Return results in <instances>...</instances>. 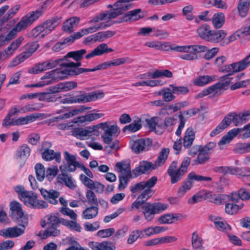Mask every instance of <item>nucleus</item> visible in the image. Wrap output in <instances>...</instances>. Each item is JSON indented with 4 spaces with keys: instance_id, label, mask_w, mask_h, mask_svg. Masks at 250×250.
<instances>
[{
    "instance_id": "1",
    "label": "nucleus",
    "mask_w": 250,
    "mask_h": 250,
    "mask_svg": "<svg viewBox=\"0 0 250 250\" xmlns=\"http://www.w3.org/2000/svg\"><path fill=\"white\" fill-rule=\"evenodd\" d=\"M95 129L101 128L104 134L102 136L104 142L108 145L105 147L106 150H111L118 148L116 146L118 142L112 143L113 136H117L120 132L119 127L116 124L113 125H108L107 122L102 123L96 125H94Z\"/></svg>"
},
{
    "instance_id": "2",
    "label": "nucleus",
    "mask_w": 250,
    "mask_h": 250,
    "mask_svg": "<svg viewBox=\"0 0 250 250\" xmlns=\"http://www.w3.org/2000/svg\"><path fill=\"white\" fill-rule=\"evenodd\" d=\"M140 207L142 209V212L145 219L147 221H151L154 219L156 214L160 213L167 209L168 205L160 202L154 203L147 202Z\"/></svg>"
},
{
    "instance_id": "3",
    "label": "nucleus",
    "mask_w": 250,
    "mask_h": 250,
    "mask_svg": "<svg viewBox=\"0 0 250 250\" xmlns=\"http://www.w3.org/2000/svg\"><path fill=\"white\" fill-rule=\"evenodd\" d=\"M86 197L88 204L91 206L87 207L83 211L82 216L86 220L92 219L98 214V200L94 192L91 190L86 191Z\"/></svg>"
},
{
    "instance_id": "4",
    "label": "nucleus",
    "mask_w": 250,
    "mask_h": 250,
    "mask_svg": "<svg viewBox=\"0 0 250 250\" xmlns=\"http://www.w3.org/2000/svg\"><path fill=\"white\" fill-rule=\"evenodd\" d=\"M19 198L27 206L34 207L37 201V194L32 191H26L22 186L17 187Z\"/></svg>"
},
{
    "instance_id": "5",
    "label": "nucleus",
    "mask_w": 250,
    "mask_h": 250,
    "mask_svg": "<svg viewBox=\"0 0 250 250\" xmlns=\"http://www.w3.org/2000/svg\"><path fill=\"white\" fill-rule=\"evenodd\" d=\"M17 237L22 235L28 225V217L21 208V205L17 202Z\"/></svg>"
},
{
    "instance_id": "6",
    "label": "nucleus",
    "mask_w": 250,
    "mask_h": 250,
    "mask_svg": "<svg viewBox=\"0 0 250 250\" xmlns=\"http://www.w3.org/2000/svg\"><path fill=\"white\" fill-rule=\"evenodd\" d=\"M42 15V11L36 10L29 13L23 17L20 21L17 24V32L25 30L27 27L31 25Z\"/></svg>"
},
{
    "instance_id": "7",
    "label": "nucleus",
    "mask_w": 250,
    "mask_h": 250,
    "mask_svg": "<svg viewBox=\"0 0 250 250\" xmlns=\"http://www.w3.org/2000/svg\"><path fill=\"white\" fill-rule=\"evenodd\" d=\"M77 162L76 157L65 151L64 152L63 165L60 166V169L62 172H74L76 169Z\"/></svg>"
},
{
    "instance_id": "8",
    "label": "nucleus",
    "mask_w": 250,
    "mask_h": 250,
    "mask_svg": "<svg viewBox=\"0 0 250 250\" xmlns=\"http://www.w3.org/2000/svg\"><path fill=\"white\" fill-rule=\"evenodd\" d=\"M71 132L73 136L81 140L87 139L92 135L98 136L99 135V131L95 129L94 125L85 128H75Z\"/></svg>"
},
{
    "instance_id": "9",
    "label": "nucleus",
    "mask_w": 250,
    "mask_h": 250,
    "mask_svg": "<svg viewBox=\"0 0 250 250\" xmlns=\"http://www.w3.org/2000/svg\"><path fill=\"white\" fill-rule=\"evenodd\" d=\"M157 180V177L154 176L146 181H142L135 184L130 188L132 197H135L137 193L147 188H152L156 184Z\"/></svg>"
},
{
    "instance_id": "10",
    "label": "nucleus",
    "mask_w": 250,
    "mask_h": 250,
    "mask_svg": "<svg viewBox=\"0 0 250 250\" xmlns=\"http://www.w3.org/2000/svg\"><path fill=\"white\" fill-rule=\"evenodd\" d=\"M51 145V143L49 142L42 143V147L46 148L43 149V151L42 153V158L46 161L55 160L56 162L60 163L61 161V153L59 151L55 152L53 150L49 149Z\"/></svg>"
},
{
    "instance_id": "11",
    "label": "nucleus",
    "mask_w": 250,
    "mask_h": 250,
    "mask_svg": "<svg viewBox=\"0 0 250 250\" xmlns=\"http://www.w3.org/2000/svg\"><path fill=\"white\" fill-rule=\"evenodd\" d=\"M170 50L179 52L188 53L189 49H191L193 53L197 55V53L206 52L208 50V47L202 45H190L185 46L170 45L168 46Z\"/></svg>"
},
{
    "instance_id": "12",
    "label": "nucleus",
    "mask_w": 250,
    "mask_h": 250,
    "mask_svg": "<svg viewBox=\"0 0 250 250\" xmlns=\"http://www.w3.org/2000/svg\"><path fill=\"white\" fill-rule=\"evenodd\" d=\"M131 145L133 151L138 154L148 150L152 145V141L149 138L140 139L132 141Z\"/></svg>"
},
{
    "instance_id": "13",
    "label": "nucleus",
    "mask_w": 250,
    "mask_h": 250,
    "mask_svg": "<svg viewBox=\"0 0 250 250\" xmlns=\"http://www.w3.org/2000/svg\"><path fill=\"white\" fill-rule=\"evenodd\" d=\"M246 65L241 61L238 62L232 63L230 64L225 65L219 69V71L227 73L226 75L231 76L238 72L241 71L246 69Z\"/></svg>"
},
{
    "instance_id": "14",
    "label": "nucleus",
    "mask_w": 250,
    "mask_h": 250,
    "mask_svg": "<svg viewBox=\"0 0 250 250\" xmlns=\"http://www.w3.org/2000/svg\"><path fill=\"white\" fill-rule=\"evenodd\" d=\"M154 193V191L151 188H147L145 189L138 197L136 200L131 205V209L134 208L139 209L140 206L146 204V201L151 197Z\"/></svg>"
},
{
    "instance_id": "15",
    "label": "nucleus",
    "mask_w": 250,
    "mask_h": 250,
    "mask_svg": "<svg viewBox=\"0 0 250 250\" xmlns=\"http://www.w3.org/2000/svg\"><path fill=\"white\" fill-rule=\"evenodd\" d=\"M154 168V164L151 162L143 161L140 163L139 166L132 170L133 178L141 175L143 174L149 173L152 169H156Z\"/></svg>"
},
{
    "instance_id": "16",
    "label": "nucleus",
    "mask_w": 250,
    "mask_h": 250,
    "mask_svg": "<svg viewBox=\"0 0 250 250\" xmlns=\"http://www.w3.org/2000/svg\"><path fill=\"white\" fill-rule=\"evenodd\" d=\"M62 21V17H54L43 22L41 25L44 28V33L41 35L40 38H43L46 35L53 30Z\"/></svg>"
},
{
    "instance_id": "17",
    "label": "nucleus",
    "mask_w": 250,
    "mask_h": 250,
    "mask_svg": "<svg viewBox=\"0 0 250 250\" xmlns=\"http://www.w3.org/2000/svg\"><path fill=\"white\" fill-rule=\"evenodd\" d=\"M31 148L26 144L21 146L17 154V163L21 167L24 164L27 158L30 156Z\"/></svg>"
},
{
    "instance_id": "18",
    "label": "nucleus",
    "mask_w": 250,
    "mask_h": 250,
    "mask_svg": "<svg viewBox=\"0 0 250 250\" xmlns=\"http://www.w3.org/2000/svg\"><path fill=\"white\" fill-rule=\"evenodd\" d=\"M40 191L43 198L49 203L53 205H57L58 203L57 198L60 195L59 191L54 189L48 191L43 188H40Z\"/></svg>"
},
{
    "instance_id": "19",
    "label": "nucleus",
    "mask_w": 250,
    "mask_h": 250,
    "mask_svg": "<svg viewBox=\"0 0 250 250\" xmlns=\"http://www.w3.org/2000/svg\"><path fill=\"white\" fill-rule=\"evenodd\" d=\"M111 48H108L107 44L103 43L99 44L89 53L85 56L86 59H91L96 56H100L104 53L113 52Z\"/></svg>"
},
{
    "instance_id": "20",
    "label": "nucleus",
    "mask_w": 250,
    "mask_h": 250,
    "mask_svg": "<svg viewBox=\"0 0 250 250\" xmlns=\"http://www.w3.org/2000/svg\"><path fill=\"white\" fill-rule=\"evenodd\" d=\"M104 96L103 92L95 93L92 94L84 93L77 97L78 103H85L95 100Z\"/></svg>"
},
{
    "instance_id": "21",
    "label": "nucleus",
    "mask_w": 250,
    "mask_h": 250,
    "mask_svg": "<svg viewBox=\"0 0 250 250\" xmlns=\"http://www.w3.org/2000/svg\"><path fill=\"white\" fill-rule=\"evenodd\" d=\"M80 21V18L78 17L69 18L63 23L62 30L68 33L73 32L74 31V28L78 25Z\"/></svg>"
},
{
    "instance_id": "22",
    "label": "nucleus",
    "mask_w": 250,
    "mask_h": 250,
    "mask_svg": "<svg viewBox=\"0 0 250 250\" xmlns=\"http://www.w3.org/2000/svg\"><path fill=\"white\" fill-rule=\"evenodd\" d=\"M227 195L224 194H213L211 192L207 191L206 198L209 202L217 205L224 204L227 199Z\"/></svg>"
},
{
    "instance_id": "23",
    "label": "nucleus",
    "mask_w": 250,
    "mask_h": 250,
    "mask_svg": "<svg viewBox=\"0 0 250 250\" xmlns=\"http://www.w3.org/2000/svg\"><path fill=\"white\" fill-rule=\"evenodd\" d=\"M104 116L102 113H90L84 116L78 117L73 119V123L81 124L85 122H91Z\"/></svg>"
},
{
    "instance_id": "24",
    "label": "nucleus",
    "mask_w": 250,
    "mask_h": 250,
    "mask_svg": "<svg viewBox=\"0 0 250 250\" xmlns=\"http://www.w3.org/2000/svg\"><path fill=\"white\" fill-rule=\"evenodd\" d=\"M115 167L118 169L119 175L132 174V170H131V165L129 161H123L117 162L115 165Z\"/></svg>"
},
{
    "instance_id": "25",
    "label": "nucleus",
    "mask_w": 250,
    "mask_h": 250,
    "mask_svg": "<svg viewBox=\"0 0 250 250\" xmlns=\"http://www.w3.org/2000/svg\"><path fill=\"white\" fill-rule=\"evenodd\" d=\"M195 135L192 127L188 128L185 133L183 138V146L185 148H189L195 139Z\"/></svg>"
},
{
    "instance_id": "26",
    "label": "nucleus",
    "mask_w": 250,
    "mask_h": 250,
    "mask_svg": "<svg viewBox=\"0 0 250 250\" xmlns=\"http://www.w3.org/2000/svg\"><path fill=\"white\" fill-rule=\"evenodd\" d=\"M2 125L6 128L16 125V107H13L9 111L3 119Z\"/></svg>"
},
{
    "instance_id": "27",
    "label": "nucleus",
    "mask_w": 250,
    "mask_h": 250,
    "mask_svg": "<svg viewBox=\"0 0 250 250\" xmlns=\"http://www.w3.org/2000/svg\"><path fill=\"white\" fill-rule=\"evenodd\" d=\"M169 153V149L168 148H162L159 153L157 159L154 163V168H157V169L159 167L162 166L167 159Z\"/></svg>"
},
{
    "instance_id": "28",
    "label": "nucleus",
    "mask_w": 250,
    "mask_h": 250,
    "mask_svg": "<svg viewBox=\"0 0 250 250\" xmlns=\"http://www.w3.org/2000/svg\"><path fill=\"white\" fill-rule=\"evenodd\" d=\"M173 94L174 93L170 86L161 89L157 93L158 95L162 96L163 100L165 102H170L175 99V96Z\"/></svg>"
},
{
    "instance_id": "29",
    "label": "nucleus",
    "mask_w": 250,
    "mask_h": 250,
    "mask_svg": "<svg viewBox=\"0 0 250 250\" xmlns=\"http://www.w3.org/2000/svg\"><path fill=\"white\" fill-rule=\"evenodd\" d=\"M227 35V32L223 30H212L208 42L214 43L219 42L226 38Z\"/></svg>"
},
{
    "instance_id": "30",
    "label": "nucleus",
    "mask_w": 250,
    "mask_h": 250,
    "mask_svg": "<svg viewBox=\"0 0 250 250\" xmlns=\"http://www.w3.org/2000/svg\"><path fill=\"white\" fill-rule=\"evenodd\" d=\"M111 243L107 241H103L101 243L91 242L88 245L93 250H114L115 247H111Z\"/></svg>"
},
{
    "instance_id": "31",
    "label": "nucleus",
    "mask_w": 250,
    "mask_h": 250,
    "mask_svg": "<svg viewBox=\"0 0 250 250\" xmlns=\"http://www.w3.org/2000/svg\"><path fill=\"white\" fill-rule=\"evenodd\" d=\"M130 0H118L114 4H109L108 7L112 8L115 7L117 9L120 10V12H122V14L124 11L130 9L132 7V4L129 3Z\"/></svg>"
},
{
    "instance_id": "32",
    "label": "nucleus",
    "mask_w": 250,
    "mask_h": 250,
    "mask_svg": "<svg viewBox=\"0 0 250 250\" xmlns=\"http://www.w3.org/2000/svg\"><path fill=\"white\" fill-rule=\"evenodd\" d=\"M230 125V120L228 117H224L221 122L210 133L211 137H213L224 130Z\"/></svg>"
},
{
    "instance_id": "33",
    "label": "nucleus",
    "mask_w": 250,
    "mask_h": 250,
    "mask_svg": "<svg viewBox=\"0 0 250 250\" xmlns=\"http://www.w3.org/2000/svg\"><path fill=\"white\" fill-rule=\"evenodd\" d=\"M203 240L199 236L196 232L192 233L191 244L193 250H205L203 247Z\"/></svg>"
},
{
    "instance_id": "34",
    "label": "nucleus",
    "mask_w": 250,
    "mask_h": 250,
    "mask_svg": "<svg viewBox=\"0 0 250 250\" xmlns=\"http://www.w3.org/2000/svg\"><path fill=\"white\" fill-rule=\"evenodd\" d=\"M211 31L212 30H210L209 26L207 24L202 25L197 30L199 36L202 39L208 42Z\"/></svg>"
},
{
    "instance_id": "35",
    "label": "nucleus",
    "mask_w": 250,
    "mask_h": 250,
    "mask_svg": "<svg viewBox=\"0 0 250 250\" xmlns=\"http://www.w3.org/2000/svg\"><path fill=\"white\" fill-rule=\"evenodd\" d=\"M250 0H240L237 6L239 15L241 17H245L249 9Z\"/></svg>"
},
{
    "instance_id": "36",
    "label": "nucleus",
    "mask_w": 250,
    "mask_h": 250,
    "mask_svg": "<svg viewBox=\"0 0 250 250\" xmlns=\"http://www.w3.org/2000/svg\"><path fill=\"white\" fill-rule=\"evenodd\" d=\"M211 21L215 28H220L225 22V16L222 13H215L211 18Z\"/></svg>"
},
{
    "instance_id": "37",
    "label": "nucleus",
    "mask_w": 250,
    "mask_h": 250,
    "mask_svg": "<svg viewBox=\"0 0 250 250\" xmlns=\"http://www.w3.org/2000/svg\"><path fill=\"white\" fill-rule=\"evenodd\" d=\"M238 129H233L229 131L218 142V145L221 146L229 143L235 136L238 135Z\"/></svg>"
},
{
    "instance_id": "38",
    "label": "nucleus",
    "mask_w": 250,
    "mask_h": 250,
    "mask_svg": "<svg viewBox=\"0 0 250 250\" xmlns=\"http://www.w3.org/2000/svg\"><path fill=\"white\" fill-rule=\"evenodd\" d=\"M214 79V76H202L194 80L193 83L195 85L202 86L213 81Z\"/></svg>"
},
{
    "instance_id": "39",
    "label": "nucleus",
    "mask_w": 250,
    "mask_h": 250,
    "mask_svg": "<svg viewBox=\"0 0 250 250\" xmlns=\"http://www.w3.org/2000/svg\"><path fill=\"white\" fill-rule=\"evenodd\" d=\"M66 172H62L61 174H59L58 176V181L64 183L66 186L71 189L75 188L76 186L72 180L71 177L67 175Z\"/></svg>"
},
{
    "instance_id": "40",
    "label": "nucleus",
    "mask_w": 250,
    "mask_h": 250,
    "mask_svg": "<svg viewBox=\"0 0 250 250\" xmlns=\"http://www.w3.org/2000/svg\"><path fill=\"white\" fill-rule=\"evenodd\" d=\"M86 52V50L84 49H82L77 51H71L68 52L64 57L72 58L75 61L78 62L83 58V55Z\"/></svg>"
},
{
    "instance_id": "41",
    "label": "nucleus",
    "mask_w": 250,
    "mask_h": 250,
    "mask_svg": "<svg viewBox=\"0 0 250 250\" xmlns=\"http://www.w3.org/2000/svg\"><path fill=\"white\" fill-rule=\"evenodd\" d=\"M193 186V182H191L188 179L184 181L183 185L181 186L177 191V195L179 197H182L186 192L189 190Z\"/></svg>"
},
{
    "instance_id": "42",
    "label": "nucleus",
    "mask_w": 250,
    "mask_h": 250,
    "mask_svg": "<svg viewBox=\"0 0 250 250\" xmlns=\"http://www.w3.org/2000/svg\"><path fill=\"white\" fill-rule=\"evenodd\" d=\"M142 10L140 8L130 11L126 13L128 21H136L144 17V15L140 14Z\"/></svg>"
},
{
    "instance_id": "43",
    "label": "nucleus",
    "mask_w": 250,
    "mask_h": 250,
    "mask_svg": "<svg viewBox=\"0 0 250 250\" xmlns=\"http://www.w3.org/2000/svg\"><path fill=\"white\" fill-rule=\"evenodd\" d=\"M206 192L207 191H200L194 194L188 200V204L193 205L200 202L203 200H206Z\"/></svg>"
},
{
    "instance_id": "44",
    "label": "nucleus",
    "mask_w": 250,
    "mask_h": 250,
    "mask_svg": "<svg viewBox=\"0 0 250 250\" xmlns=\"http://www.w3.org/2000/svg\"><path fill=\"white\" fill-rule=\"evenodd\" d=\"M115 34V31L110 30L98 32L95 34L96 41L97 42H103L106 39L113 37Z\"/></svg>"
},
{
    "instance_id": "45",
    "label": "nucleus",
    "mask_w": 250,
    "mask_h": 250,
    "mask_svg": "<svg viewBox=\"0 0 250 250\" xmlns=\"http://www.w3.org/2000/svg\"><path fill=\"white\" fill-rule=\"evenodd\" d=\"M141 127V119H138L129 125L125 126L123 129V131L125 132L127 130L131 132H134L139 130Z\"/></svg>"
},
{
    "instance_id": "46",
    "label": "nucleus",
    "mask_w": 250,
    "mask_h": 250,
    "mask_svg": "<svg viewBox=\"0 0 250 250\" xmlns=\"http://www.w3.org/2000/svg\"><path fill=\"white\" fill-rule=\"evenodd\" d=\"M157 119V117H154L150 119H146V122L150 131H155L157 134H161L163 133V131L161 130L160 128H157L158 125L156 122Z\"/></svg>"
},
{
    "instance_id": "47",
    "label": "nucleus",
    "mask_w": 250,
    "mask_h": 250,
    "mask_svg": "<svg viewBox=\"0 0 250 250\" xmlns=\"http://www.w3.org/2000/svg\"><path fill=\"white\" fill-rule=\"evenodd\" d=\"M210 159L209 155L205 153L204 152H200V153L197 156L196 159L193 160V165H204L208 162Z\"/></svg>"
},
{
    "instance_id": "48",
    "label": "nucleus",
    "mask_w": 250,
    "mask_h": 250,
    "mask_svg": "<svg viewBox=\"0 0 250 250\" xmlns=\"http://www.w3.org/2000/svg\"><path fill=\"white\" fill-rule=\"evenodd\" d=\"M132 178H133V174L119 175L118 189L120 190L124 189L126 187L129 179Z\"/></svg>"
},
{
    "instance_id": "49",
    "label": "nucleus",
    "mask_w": 250,
    "mask_h": 250,
    "mask_svg": "<svg viewBox=\"0 0 250 250\" xmlns=\"http://www.w3.org/2000/svg\"><path fill=\"white\" fill-rule=\"evenodd\" d=\"M225 117H228L230 120V124L233 122L236 126L244 124L240 113L237 114L235 113H230Z\"/></svg>"
},
{
    "instance_id": "50",
    "label": "nucleus",
    "mask_w": 250,
    "mask_h": 250,
    "mask_svg": "<svg viewBox=\"0 0 250 250\" xmlns=\"http://www.w3.org/2000/svg\"><path fill=\"white\" fill-rule=\"evenodd\" d=\"M35 169L36 170L37 179L39 181H42L46 176V172L44 166L40 163H38L36 165Z\"/></svg>"
},
{
    "instance_id": "51",
    "label": "nucleus",
    "mask_w": 250,
    "mask_h": 250,
    "mask_svg": "<svg viewBox=\"0 0 250 250\" xmlns=\"http://www.w3.org/2000/svg\"><path fill=\"white\" fill-rule=\"evenodd\" d=\"M227 174L232 175H238L242 176H248L245 173L247 171V169L245 167H228Z\"/></svg>"
},
{
    "instance_id": "52",
    "label": "nucleus",
    "mask_w": 250,
    "mask_h": 250,
    "mask_svg": "<svg viewBox=\"0 0 250 250\" xmlns=\"http://www.w3.org/2000/svg\"><path fill=\"white\" fill-rule=\"evenodd\" d=\"M187 177L188 179L191 182H192L193 180H195L198 182H201L203 181H211L212 180V178L210 177H206L200 175H197L194 171L189 173Z\"/></svg>"
},
{
    "instance_id": "53",
    "label": "nucleus",
    "mask_w": 250,
    "mask_h": 250,
    "mask_svg": "<svg viewBox=\"0 0 250 250\" xmlns=\"http://www.w3.org/2000/svg\"><path fill=\"white\" fill-rule=\"evenodd\" d=\"M41 107V106L39 104H29L22 107L20 109H18V110H17V113L18 112L25 113L27 112L38 111Z\"/></svg>"
},
{
    "instance_id": "54",
    "label": "nucleus",
    "mask_w": 250,
    "mask_h": 250,
    "mask_svg": "<svg viewBox=\"0 0 250 250\" xmlns=\"http://www.w3.org/2000/svg\"><path fill=\"white\" fill-rule=\"evenodd\" d=\"M0 235L6 238L16 237V227L0 230Z\"/></svg>"
},
{
    "instance_id": "55",
    "label": "nucleus",
    "mask_w": 250,
    "mask_h": 250,
    "mask_svg": "<svg viewBox=\"0 0 250 250\" xmlns=\"http://www.w3.org/2000/svg\"><path fill=\"white\" fill-rule=\"evenodd\" d=\"M52 226H49L48 228L44 231L43 236L44 238H47L49 236H57L60 233V230Z\"/></svg>"
},
{
    "instance_id": "56",
    "label": "nucleus",
    "mask_w": 250,
    "mask_h": 250,
    "mask_svg": "<svg viewBox=\"0 0 250 250\" xmlns=\"http://www.w3.org/2000/svg\"><path fill=\"white\" fill-rule=\"evenodd\" d=\"M170 86L172 88L173 93L177 95H185L189 92V89L187 86H176L173 84H170Z\"/></svg>"
},
{
    "instance_id": "57",
    "label": "nucleus",
    "mask_w": 250,
    "mask_h": 250,
    "mask_svg": "<svg viewBox=\"0 0 250 250\" xmlns=\"http://www.w3.org/2000/svg\"><path fill=\"white\" fill-rule=\"evenodd\" d=\"M172 76V73L168 70H157L153 73L152 75H151V78L156 79L162 76H165L167 78H171Z\"/></svg>"
},
{
    "instance_id": "58",
    "label": "nucleus",
    "mask_w": 250,
    "mask_h": 250,
    "mask_svg": "<svg viewBox=\"0 0 250 250\" xmlns=\"http://www.w3.org/2000/svg\"><path fill=\"white\" fill-rule=\"evenodd\" d=\"M185 173V172L183 171L182 169L179 168L176 171L172 172L171 173L168 174L171 177V183L174 184L177 183L178 181L180 180L183 176Z\"/></svg>"
},
{
    "instance_id": "59",
    "label": "nucleus",
    "mask_w": 250,
    "mask_h": 250,
    "mask_svg": "<svg viewBox=\"0 0 250 250\" xmlns=\"http://www.w3.org/2000/svg\"><path fill=\"white\" fill-rule=\"evenodd\" d=\"M49 226H52L58 228L60 224V218L59 217V213L55 215H50L48 216Z\"/></svg>"
},
{
    "instance_id": "60",
    "label": "nucleus",
    "mask_w": 250,
    "mask_h": 250,
    "mask_svg": "<svg viewBox=\"0 0 250 250\" xmlns=\"http://www.w3.org/2000/svg\"><path fill=\"white\" fill-rule=\"evenodd\" d=\"M231 76L228 75H225L220 78V82L218 83L219 87L222 88H226L230 83L231 80L233 78L230 77Z\"/></svg>"
},
{
    "instance_id": "61",
    "label": "nucleus",
    "mask_w": 250,
    "mask_h": 250,
    "mask_svg": "<svg viewBox=\"0 0 250 250\" xmlns=\"http://www.w3.org/2000/svg\"><path fill=\"white\" fill-rule=\"evenodd\" d=\"M216 146V144L214 142H210L203 146L201 145L202 152L209 155L214 151Z\"/></svg>"
},
{
    "instance_id": "62",
    "label": "nucleus",
    "mask_w": 250,
    "mask_h": 250,
    "mask_svg": "<svg viewBox=\"0 0 250 250\" xmlns=\"http://www.w3.org/2000/svg\"><path fill=\"white\" fill-rule=\"evenodd\" d=\"M80 178L82 183L85 186L90 189L91 190H92V188H93L95 182H94L90 178H88L83 174L80 175Z\"/></svg>"
},
{
    "instance_id": "63",
    "label": "nucleus",
    "mask_w": 250,
    "mask_h": 250,
    "mask_svg": "<svg viewBox=\"0 0 250 250\" xmlns=\"http://www.w3.org/2000/svg\"><path fill=\"white\" fill-rule=\"evenodd\" d=\"M59 211L62 214L69 216L72 220H77V215L73 210L62 207L59 208Z\"/></svg>"
},
{
    "instance_id": "64",
    "label": "nucleus",
    "mask_w": 250,
    "mask_h": 250,
    "mask_svg": "<svg viewBox=\"0 0 250 250\" xmlns=\"http://www.w3.org/2000/svg\"><path fill=\"white\" fill-rule=\"evenodd\" d=\"M44 33V28H43L42 26L40 24L32 30L29 33V36L31 38H37L39 36V38H41L40 37L41 35Z\"/></svg>"
}]
</instances>
